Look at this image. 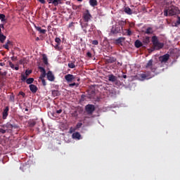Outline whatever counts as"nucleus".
I'll return each mask as SVG.
<instances>
[{
    "label": "nucleus",
    "instance_id": "obj_57",
    "mask_svg": "<svg viewBox=\"0 0 180 180\" xmlns=\"http://www.w3.org/2000/svg\"><path fill=\"white\" fill-rule=\"evenodd\" d=\"M36 40H37V41H39V40H40V38L37 37V38H36Z\"/></svg>",
    "mask_w": 180,
    "mask_h": 180
},
{
    "label": "nucleus",
    "instance_id": "obj_24",
    "mask_svg": "<svg viewBox=\"0 0 180 180\" xmlns=\"http://www.w3.org/2000/svg\"><path fill=\"white\" fill-rule=\"evenodd\" d=\"M141 46H143V44L141 42L140 40L137 39L135 41V47H137V49H139V47H141Z\"/></svg>",
    "mask_w": 180,
    "mask_h": 180
},
{
    "label": "nucleus",
    "instance_id": "obj_42",
    "mask_svg": "<svg viewBox=\"0 0 180 180\" xmlns=\"http://www.w3.org/2000/svg\"><path fill=\"white\" fill-rule=\"evenodd\" d=\"M9 66H10L11 68H12L13 70L15 68V65H13V63H12V62H9Z\"/></svg>",
    "mask_w": 180,
    "mask_h": 180
},
{
    "label": "nucleus",
    "instance_id": "obj_37",
    "mask_svg": "<svg viewBox=\"0 0 180 180\" xmlns=\"http://www.w3.org/2000/svg\"><path fill=\"white\" fill-rule=\"evenodd\" d=\"M180 25V18L178 17V20H176V22H174V26H179Z\"/></svg>",
    "mask_w": 180,
    "mask_h": 180
},
{
    "label": "nucleus",
    "instance_id": "obj_62",
    "mask_svg": "<svg viewBox=\"0 0 180 180\" xmlns=\"http://www.w3.org/2000/svg\"><path fill=\"white\" fill-rule=\"evenodd\" d=\"M11 59H12V60H13V58H11Z\"/></svg>",
    "mask_w": 180,
    "mask_h": 180
},
{
    "label": "nucleus",
    "instance_id": "obj_5",
    "mask_svg": "<svg viewBox=\"0 0 180 180\" xmlns=\"http://www.w3.org/2000/svg\"><path fill=\"white\" fill-rule=\"evenodd\" d=\"M83 19L84 22H89L92 19V15L89 13V11L86 10L83 13Z\"/></svg>",
    "mask_w": 180,
    "mask_h": 180
},
{
    "label": "nucleus",
    "instance_id": "obj_58",
    "mask_svg": "<svg viewBox=\"0 0 180 180\" xmlns=\"http://www.w3.org/2000/svg\"><path fill=\"white\" fill-rule=\"evenodd\" d=\"M117 65H122V63H120V62H117Z\"/></svg>",
    "mask_w": 180,
    "mask_h": 180
},
{
    "label": "nucleus",
    "instance_id": "obj_35",
    "mask_svg": "<svg viewBox=\"0 0 180 180\" xmlns=\"http://www.w3.org/2000/svg\"><path fill=\"white\" fill-rule=\"evenodd\" d=\"M25 79H27V75H21V81L25 82Z\"/></svg>",
    "mask_w": 180,
    "mask_h": 180
},
{
    "label": "nucleus",
    "instance_id": "obj_2",
    "mask_svg": "<svg viewBox=\"0 0 180 180\" xmlns=\"http://www.w3.org/2000/svg\"><path fill=\"white\" fill-rule=\"evenodd\" d=\"M124 21L120 20L117 22L115 23V25H112L111 29V33H113L114 34H116L120 32L121 27H123L125 25Z\"/></svg>",
    "mask_w": 180,
    "mask_h": 180
},
{
    "label": "nucleus",
    "instance_id": "obj_12",
    "mask_svg": "<svg viewBox=\"0 0 180 180\" xmlns=\"http://www.w3.org/2000/svg\"><path fill=\"white\" fill-rule=\"evenodd\" d=\"M72 139H74V140H81V134H79V132H75L72 134Z\"/></svg>",
    "mask_w": 180,
    "mask_h": 180
},
{
    "label": "nucleus",
    "instance_id": "obj_32",
    "mask_svg": "<svg viewBox=\"0 0 180 180\" xmlns=\"http://www.w3.org/2000/svg\"><path fill=\"white\" fill-rule=\"evenodd\" d=\"M5 15L4 14H1L0 13V20H1V22H5Z\"/></svg>",
    "mask_w": 180,
    "mask_h": 180
},
{
    "label": "nucleus",
    "instance_id": "obj_48",
    "mask_svg": "<svg viewBox=\"0 0 180 180\" xmlns=\"http://www.w3.org/2000/svg\"><path fill=\"white\" fill-rule=\"evenodd\" d=\"M39 2H40V4H46V1L45 0H38Z\"/></svg>",
    "mask_w": 180,
    "mask_h": 180
},
{
    "label": "nucleus",
    "instance_id": "obj_27",
    "mask_svg": "<svg viewBox=\"0 0 180 180\" xmlns=\"http://www.w3.org/2000/svg\"><path fill=\"white\" fill-rule=\"evenodd\" d=\"M4 127H6L7 129H13V127H15V125L8 122L6 125H4Z\"/></svg>",
    "mask_w": 180,
    "mask_h": 180
},
{
    "label": "nucleus",
    "instance_id": "obj_20",
    "mask_svg": "<svg viewBox=\"0 0 180 180\" xmlns=\"http://www.w3.org/2000/svg\"><path fill=\"white\" fill-rule=\"evenodd\" d=\"M154 33V31L153 30L152 27H148L146 31V34H153Z\"/></svg>",
    "mask_w": 180,
    "mask_h": 180
},
{
    "label": "nucleus",
    "instance_id": "obj_41",
    "mask_svg": "<svg viewBox=\"0 0 180 180\" xmlns=\"http://www.w3.org/2000/svg\"><path fill=\"white\" fill-rule=\"evenodd\" d=\"M92 44H94V46H98V40H94L92 41Z\"/></svg>",
    "mask_w": 180,
    "mask_h": 180
},
{
    "label": "nucleus",
    "instance_id": "obj_18",
    "mask_svg": "<svg viewBox=\"0 0 180 180\" xmlns=\"http://www.w3.org/2000/svg\"><path fill=\"white\" fill-rule=\"evenodd\" d=\"M124 11L127 15H131L133 13V12L131 11V9L129 7H125L124 9Z\"/></svg>",
    "mask_w": 180,
    "mask_h": 180
},
{
    "label": "nucleus",
    "instance_id": "obj_50",
    "mask_svg": "<svg viewBox=\"0 0 180 180\" xmlns=\"http://www.w3.org/2000/svg\"><path fill=\"white\" fill-rule=\"evenodd\" d=\"M63 112V110L60 109V110H58L56 111V113H58V115H60V113H61Z\"/></svg>",
    "mask_w": 180,
    "mask_h": 180
},
{
    "label": "nucleus",
    "instance_id": "obj_14",
    "mask_svg": "<svg viewBox=\"0 0 180 180\" xmlns=\"http://www.w3.org/2000/svg\"><path fill=\"white\" fill-rule=\"evenodd\" d=\"M105 61L108 64H112L115 62H116V58H113V57H108L106 59H105Z\"/></svg>",
    "mask_w": 180,
    "mask_h": 180
},
{
    "label": "nucleus",
    "instance_id": "obj_33",
    "mask_svg": "<svg viewBox=\"0 0 180 180\" xmlns=\"http://www.w3.org/2000/svg\"><path fill=\"white\" fill-rule=\"evenodd\" d=\"M60 44H56L54 46V48L56 49V50H58V51H60V50H61V47H60Z\"/></svg>",
    "mask_w": 180,
    "mask_h": 180
},
{
    "label": "nucleus",
    "instance_id": "obj_38",
    "mask_svg": "<svg viewBox=\"0 0 180 180\" xmlns=\"http://www.w3.org/2000/svg\"><path fill=\"white\" fill-rule=\"evenodd\" d=\"M39 70H40L41 74H43V72H46V69H44V68H43V67H39Z\"/></svg>",
    "mask_w": 180,
    "mask_h": 180
},
{
    "label": "nucleus",
    "instance_id": "obj_21",
    "mask_svg": "<svg viewBox=\"0 0 180 180\" xmlns=\"http://www.w3.org/2000/svg\"><path fill=\"white\" fill-rule=\"evenodd\" d=\"M6 40V37L0 32V41L1 43H4Z\"/></svg>",
    "mask_w": 180,
    "mask_h": 180
},
{
    "label": "nucleus",
    "instance_id": "obj_15",
    "mask_svg": "<svg viewBox=\"0 0 180 180\" xmlns=\"http://www.w3.org/2000/svg\"><path fill=\"white\" fill-rule=\"evenodd\" d=\"M30 89L33 94H36L37 92V86L34 84H30Z\"/></svg>",
    "mask_w": 180,
    "mask_h": 180
},
{
    "label": "nucleus",
    "instance_id": "obj_8",
    "mask_svg": "<svg viewBox=\"0 0 180 180\" xmlns=\"http://www.w3.org/2000/svg\"><path fill=\"white\" fill-rule=\"evenodd\" d=\"M46 77H47V79H49L51 82H53V81L56 79V77H54V74H53V72L50 70L48 71V72L46 73Z\"/></svg>",
    "mask_w": 180,
    "mask_h": 180
},
{
    "label": "nucleus",
    "instance_id": "obj_40",
    "mask_svg": "<svg viewBox=\"0 0 180 180\" xmlns=\"http://www.w3.org/2000/svg\"><path fill=\"white\" fill-rule=\"evenodd\" d=\"M40 81H41L42 84L44 85V86H46V80L44 79H39Z\"/></svg>",
    "mask_w": 180,
    "mask_h": 180
},
{
    "label": "nucleus",
    "instance_id": "obj_25",
    "mask_svg": "<svg viewBox=\"0 0 180 180\" xmlns=\"http://www.w3.org/2000/svg\"><path fill=\"white\" fill-rule=\"evenodd\" d=\"M43 61L44 64H45L46 65L49 64V59L47 58V56L46 55H43Z\"/></svg>",
    "mask_w": 180,
    "mask_h": 180
},
{
    "label": "nucleus",
    "instance_id": "obj_59",
    "mask_svg": "<svg viewBox=\"0 0 180 180\" xmlns=\"http://www.w3.org/2000/svg\"><path fill=\"white\" fill-rule=\"evenodd\" d=\"M0 65L2 67V66H4V63H0Z\"/></svg>",
    "mask_w": 180,
    "mask_h": 180
},
{
    "label": "nucleus",
    "instance_id": "obj_26",
    "mask_svg": "<svg viewBox=\"0 0 180 180\" xmlns=\"http://www.w3.org/2000/svg\"><path fill=\"white\" fill-rule=\"evenodd\" d=\"M10 102H15V95L12 93L11 95L8 96Z\"/></svg>",
    "mask_w": 180,
    "mask_h": 180
},
{
    "label": "nucleus",
    "instance_id": "obj_13",
    "mask_svg": "<svg viewBox=\"0 0 180 180\" xmlns=\"http://www.w3.org/2000/svg\"><path fill=\"white\" fill-rule=\"evenodd\" d=\"M142 79H150L153 78V76L150 75V73H143L141 75Z\"/></svg>",
    "mask_w": 180,
    "mask_h": 180
},
{
    "label": "nucleus",
    "instance_id": "obj_46",
    "mask_svg": "<svg viewBox=\"0 0 180 180\" xmlns=\"http://www.w3.org/2000/svg\"><path fill=\"white\" fill-rule=\"evenodd\" d=\"M4 49H6L7 50L9 49V45L8 44H6L4 45Z\"/></svg>",
    "mask_w": 180,
    "mask_h": 180
},
{
    "label": "nucleus",
    "instance_id": "obj_4",
    "mask_svg": "<svg viewBox=\"0 0 180 180\" xmlns=\"http://www.w3.org/2000/svg\"><path fill=\"white\" fill-rule=\"evenodd\" d=\"M81 26L82 27V29H84V32H93L94 29H95V25H91L90 26L88 25V23H82L81 22Z\"/></svg>",
    "mask_w": 180,
    "mask_h": 180
},
{
    "label": "nucleus",
    "instance_id": "obj_17",
    "mask_svg": "<svg viewBox=\"0 0 180 180\" xmlns=\"http://www.w3.org/2000/svg\"><path fill=\"white\" fill-rule=\"evenodd\" d=\"M82 126V122H79L77 124L75 129L71 127L70 128V132L72 133V131H75V130H77V129H79Z\"/></svg>",
    "mask_w": 180,
    "mask_h": 180
},
{
    "label": "nucleus",
    "instance_id": "obj_31",
    "mask_svg": "<svg viewBox=\"0 0 180 180\" xmlns=\"http://www.w3.org/2000/svg\"><path fill=\"white\" fill-rule=\"evenodd\" d=\"M46 75H47V73L46 72L41 73V75L39 77V79H44V78L46 77Z\"/></svg>",
    "mask_w": 180,
    "mask_h": 180
},
{
    "label": "nucleus",
    "instance_id": "obj_16",
    "mask_svg": "<svg viewBox=\"0 0 180 180\" xmlns=\"http://www.w3.org/2000/svg\"><path fill=\"white\" fill-rule=\"evenodd\" d=\"M8 112H9V107H6L3 112V119H6V117H8Z\"/></svg>",
    "mask_w": 180,
    "mask_h": 180
},
{
    "label": "nucleus",
    "instance_id": "obj_28",
    "mask_svg": "<svg viewBox=\"0 0 180 180\" xmlns=\"http://www.w3.org/2000/svg\"><path fill=\"white\" fill-rule=\"evenodd\" d=\"M89 3L91 6H96L98 5L96 0H90Z\"/></svg>",
    "mask_w": 180,
    "mask_h": 180
},
{
    "label": "nucleus",
    "instance_id": "obj_23",
    "mask_svg": "<svg viewBox=\"0 0 180 180\" xmlns=\"http://www.w3.org/2000/svg\"><path fill=\"white\" fill-rule=\"evenodd\" d=\"M108 81L111 82H115L116 81V77L113 75H110L108 76Z\"/></svg>",
    "mask_w": 180,
    "mask_h": 180
},
{
    "label": "nucleus",
    "instance_id": "obj_30",
    "mask_svg": "<svg viewBox=\"0 0 180 180\" xmlns=\"http://www.w3.org/2000/svg\"><path fill=\"white\" fill-rule=\"evenodd\" d=\"M33 81H34V79L33 77H30L26 79V82L28 84H33Z\"/></svg>",
    "mask_w": 180,
    "mask_h": 180
},
{
    "label": "nucleus",
    "instance_id": "obj_60",
    "mask_svg": "<svg viewBox=\"0 0 180 180\" xmlns=\"http://www.w3.org/2000/svg\"><path fill=\"white\" fill-rule=\"evenodd\" d=\"M123 77H124V78H127V76H126V75H124V76H123Z\"/></svg>",
    "mask_w": 180,
    "mask_h": 180
},
{
    "label": "nucleus",
    "instance_id": "obj_7",
    "mask_svg": "<svg viewBox=\"0 0 180 180\" xmlns=\"http://www.w3.org/2000/svg\"><path fill=\"white\" fill-rule=\"evenodd\" d=\"M146 68H150L153 72L155 71V65L153 64V60H150L147 65H146Z\"/></svg>",
    "mask_w": 180,
    "mask_h": 180
},
{
    "label": "nucleus",
    "instance_id": "obj_55",
    "mask_svg": "<svg viewBox=\"0 0 180 180\" xmlns=\"http://www.w3.org/2000/svg\"><path fill=\"white\" fill-rule=\"evenodd\" d=\"M6 44H8L9 46V44H11V41L8 40Z\"/></svg>",
    "mask_w": 180,
    "mask_h": 180
},
{
    "label": "nucleus",
    "instance_id": "obj_6",
    "mask_svg": "<svg viewBox=\"0 0 180 180\" xmlns=\"http://www.w3.org/2000/svg\"><path fill=\"white\" fill-rule=\"evenodd\" d=\"M169 60V54L167 53L165 55H163L159 58V60L160 63H167Z\"/></svg>",
    "mask_w": 180,
    "mask_h": 180
},
{
    "label": "nucleus",
    "instance_id": "obj_45",
    "mask_svg": "<svg viewBox=\"0 0 180 180\" xmlns=\"http://www.w3.org/2000/svg\"><path fill=\"white\" fill-rule=\"evenodd\" d=\"M19 95H21V96H23V97L25 96V93L23 91H20L19 92Z\"/></svg>",
    "mask_w": 180,
    "mask_h": 180
},
{
    "label": "nucleus",
    "instance_id": "obj_39",
    "mask_svg": "<svg viewBox=\"0 0 180 180\" xmlns=\"http://www.w3.org/2000/svg\"><path fill=\"white\" fill-rule=\"evenodd\" d=\"M30 74H32V70H26L25 71V75H27V77L30 75Z\"/></svg>",
    "mask_w": 180,
    "mask_h": 180
},
{
    "label": "nucleus",
    "instance_id": "obj_19",
    "mask_svg": "<svg viewBox=\"0 0 180 180\" xmlns=\"http://www.w3.org/2000/svg\"><path fill=\"white\" fill-rule=\"evenodd\" d=\"M35 29H36V30H37L38 32H39V33H41L42 34H44L46 32V30H43L40 27L35 26Z\"/></svg>",
    "mask_w": 180,
    "mask_h": 180
},
{
    "label": "nucleus",
    "instance_id": "obj_10",
    "mask_svg": "<svg viewBox=\"0 0 180 180\" xmlns=\"http://www.w3.org/2000/svg\"><path fill=\"white\" fill-rule=\"evenodd\" d=\"M65 79L68 82H72L73 79H75V77H74L73 75L71 74H68L66 75L65 76Z\"/></svg>",
    "mask_w": 180,
    "mask_h": 180
},
{
    "label": "nucleus",
    "instance_id": "obj_11",
    "mask_svg": "<svg viewBox=\"0 0 180 180\" xmlns=\"http://www.w3.org/2000/svg\"><path fill=\"white\" fill-rule=\"evenodd\" d=\"M49 4H52L54 6H58L59 4H61V0H47Z\"/></svg>",
    "mask_w": 180,
    "mask_h": 180
},
{
    "label": "nucleus",
    "instance_id": "obj_3",
    "mask_svg": "<svg viewBox=\"0 0 180 180\" xmlns=\"http://www.w3.org/2000/svg\"><path fill=\"white\" fill-rule=\"evenodd\" d=\"M152 43L154 50H161L164 47V43L160 42L157 36L152 37Z\"/></svg>",
    "mask_w": 180,
    "mask_h": 180
},
{
    "label": "nucleus",
    "instance_id": "obj_51",
    "mask_svg": "<svg viewBox=\"0 0 180 180\" xmlns=\"http://www.w3.org/2000/svg\"><path fill=\"white\" fill-rule=\"evenodd\" d=\"M72 26H74V22H70V23L69 24L68 27H72Z\"/></svg>",
    "mask_w": 180,
    "mask_h": 180
},
{
    "label": "nucleus",
    "instance_id": "obj_52",
    "mask_svg": "<svg viewBox=\"0 0 180 180\" xmlns=\"http://www.w3.org/2000/svg\"><path fill=\"white\" fill-rule=\"evenodd\" d=\"M13 70H15V71H18L19 70V66H14Z\"/></svg>",
    "mask_w": 180,
    "mask_h": 180
},
{
    "label": "nucleus",
    "instance_id": "obj_53",
    "mask_svg": "<svg viewBox=\"0 0 180 180\" xmlns=\"http://www.w3.org/2000/svg\"><path fill=\"white\" fill-rule=\"evenodd\" d=\"M75 85H76L75 83H72V84H69V86L72 87V86H75Z\"/></svg>",
    "mask_w": 180,
    "mask_h": 180
},
{
    "label": "nucleus",
    "instance_id": "obj_36",
    "mask_svg": "<svg viewBox=\"0 0 180 180\" xmlns=\"http://www.w3.org/2000/svg\"><path fill=\"white\" fill-rule=\"evenodd\" d=\"M55 41H56V43H57L58 44H61V39H60V38H58V37H56V38L55 39Z\"/></svg>",
    "mask_w": 180,
    "mask_h": 180
},
{
    "label": "nucleus",
    "instance_id": "obj_56",
    "mask_svg": "<svg viewBox=\"0 0 180 180\" xmlns=\"http://www.w3.org/2000/svg\"><path fill=\"white\" fill-rule=\"evenodd\" d=\"M0 74H1V75H6V72H3V73H2V72H0Z\"/></svg>",
    "mask_w": 180,
    "mask_h": 180
},
{
    "label": "nucleus",
    "instance_id": "obj_29",
    "mask_svg": "<svg viewBox=\"0 0 180 180\" xmlns=\"http://www.w3.org/2000/svg\"><path fill=\"white\" fill-rule=\"evenodd\" d=\"M143 42L144 44H148L150 43V37H146L143 39Z\"/></svg>",
    "mask_w": 180,
    "mask_h": 180
},
{
    "label": "nucleus",
    "instance_id": "obj_1",
    "mask_svg": "<svg viewBox=\"0 0 180 180\" xmlns=\"http://www.w3.org/2000/svg\"><path fill=\"white\" fill-rule=\"evenodd\" d=\"M179 11L177 7L174 6H171L167 9H165L164 15L165 16H174V15H176Z\"/></svg>",
    "mask_w": 180,
    "mask_h": 180
},
{
    "label": "nucleus",
    "instance_id": "obj_49",
    "mask_svg": "<svg viewBox=\"0 0 180 180\" xmlns=\"http://www.w3.org/2000/svg\"><path fill=\"white\" fill-rule=\"evenodd\" d=\"M86 55L87 57H92V54L91 53V52H87Z\"/></svg>",
    "mask_w": 180,
    "mask_h": 180
},
{
    "label": "nucleus",
    "instance_id": "obj_54",
    "mask_svg": "<svg viewBox=\"0 0 180 180\" xmlns=\"http://www.w3.org/2000/svg\"><path fill=\"white\" fill-rule=\"evenodd\" d=\"M23 169H26V168H29V165H26L23 166Z\"/></svg>",
    "mask_w": 180,
    "mask_h": 180
},
{
    "label": "nucleus",
    "instance_id": "obj_34",
    "mask_svg": "<svg viewBox=\"0 0 180 180\" xmlns=\"http://www.w3.org/2000/svg\"><path fill=\"white\" fill-rule=\"evenodd\" d=\"M68 65L69 68H74L75 67V64L73 62L69 63Z\"/></svg>",
    "mask_w": 180,
    "mask_h": 180
},
{
    "label": "nucleus",
    "instance_id": "obj_43",
    "mask_svg": "<svg viewBox=\"0 0 180 180\" xmlns=\"http://www.w3.org/2000/svg\"><path fill=\"white\" fill-rule=\"evenodd\" d=\"M0 133H1V134H5V133H6V130L0 128Z\"/></svg>",
    "mask_w": 180,
    "mask_h": 180
},
{
    "label": "nucleus",
    "instance_id": "obj_61",
    "mask_svg": "<svg viewBox=\"0 0 180 180\" xmlns=\"http://www.w3.org/2000/svg\"><path fill=\"white\" fill-rule=\"evenodd\" d=\"M77 1H79V2L82 1V0H77Z\"/></svg>",
    "mask_w": 180,
    "mask_h": 180
},
{
    "label": "nucleus",
    "instance_id": "obj_9",
    "mask_svg": "<svg viewBox=\"0 0 180 180\" xmlns=\"http://www.w3.org/2000/svg\"><path fill=\"white\" fill-rule=\"evenodd\" d=\"M95 110V106L94 105H87L86 106V111L89 114H91Z\"/></svg>",
    "mask_w": 180,
    "mask_h": 180
},
{
    "label": "nucleus",
    "instance_id": "obj_44",
    "mask_svg": "<svg viewBox=\"0 0 180 180\" xmlns=\"http://www.w3.org/2000/svg\"><path fill=\"white\" fill-rule=\"evenodd\" d=\"M127 36H131V32L130 30H127Z\"/></svg>",
    "mask_w": 180,
    "mask_h": 180
},
{
    "label": "nucleus",
    "instance_id": "obj_47",
    "mask_svg": "<svg viewBox=\"0 0 180 180\" xmlns=\"http://www.w3.org/2000/svg\"><path fill=\"white\" fill-rule=\"evenodd\" d=\"M52 94H53V95H56V96H57V95H58V91H52Z\"/></svg>",
    "mask_w": 180,
    "mask_h": 180
},
{
    "label": "nucleus",
    "instance_id": "obj_22",
    "mask_svg": "<svg viewBox=\"0 0 180 180\" xmlns=\"http://www.w3.org/2000/svg\"><path fill=\"white\" fill-rule=\"evenodd\" d=\"M122 41H124V37H120L115 40V44H122Z\"/></svg>",
    "mask_w": 180,
    "mask_h": 180
}]
</instances>
